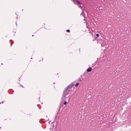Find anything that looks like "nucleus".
<instances>
[{"mask_svg":"<svg viewBox=\"0 0 131 131\" xmlns=\"http://www.w3.org/2000/svg\"><path fill=\"white\" fill-rule=\"evenodd\" d=\"M73 86V85L71 84L66 88L65 90L63 93V95L62 97L63 99H64L65 98L67 95L68 94L70 89H71Z\"/></svg>","mask_w":131,"mask_h":131,"instance_id":"obj_1","label":"nucleus"},{"mask_svg":"<svg viewBox=\"0 0 131 131\" xmlns=\"http://www.w3.org/2000/svg\"><path fill=\"white\" fill-rule=\"evenodd\" d=\"M92 68L91 67H89L88 68L87 70L88 72H90L91 71Z\"/></svg>","mask_w":131,"mask_h":131,"instance_id":"obj_2","label":"nucleus"},{"mask_svg":"<svg viewBox=\"0 0 131 131\" xmlns=\"http://www.w3.org/2000/svg\"><path fill=\"white\" fill-rule=\"evenodd\" d=\"M79 83H77L75 85V87H77L78 85H79Z\"/></svg>","mask_w":131,"mask_h":131,"instance_id":"obj_3","label":"nucleus"},{"mask_svg":"<svg viewBox=\"0 0 131 131\" xmlns=\"http://www.w3.org/2000/svg\"><path fill=\"white\" fill-rule=\"evenodd\" d=\"M78 3V4H80V3L79 1H78L77 0H75Z\"/></svg>","mask_w":131,"mask_h":131,"instance_id":"obj_4","label":"nucleus"},{"mask_svg":"<svg viewBox=\"0 0 131 131\" xmlns=\"http://www.w3.org/2000/svg\"><path fill=\"white\" fill-rule=\"evenodd\" d=\"M96 36L97 37H99V35L98 34H96Z\"/></svg>","mask_w":131,"mask_h":131,"instance_id":"obj_5","label":"nucleus"},{"mask_svg":"<svg viewBox=\"0 0 131 131\" xmlns=\"http://www.w3.org/2000/svg\"><path fill=\"white\" fill-rule=\"evenodd\" d=\"M67 31L68 32H70V30L69 29L67 30Z\"/></svg>","mask_w":131,"mask_h":131,"instance_id":"obj_6","label":"nucleus"},{"mask_svg":"<svg viewBox=\"0 0 131 131\" xmlns=\"http://www.w3.org/2000/svg\"><path fill=\"white\" fill-rule=\"evenodd\" d=\"M67 102L66 101H65L64 103V105H65L67 104Z\"/></svg>","mask_w":131,"mask_h":131,"instance_id":"obj_7","label":"nucleus"},{"mask_svg":"<svg viewBox=\"0 0 131 131\" xmlns=\"http://www.w3.org/2000/svg\"><path fill=\"white\" fill-rule=\"evenodd\" d=\"M3 103V102H2V103H0L1 104V103Z\"/></svg>","mask_w":131,"mask_h":131,"instance_id":"obj_8","label":"nucleus"},{"mask_svg":"<svg viewBox=\"0 0 131 131\" xmlns=\"http://www.w3.org/2000/svg\"><path fill=\"white\" fill-rule=\"evenodd\" d=\"M34 36V35H32V36Z\"/></svg>","mask_w":131,"mask_h":131,"instance_id":"obj_9","label":"nucleus"}]
</instances>
